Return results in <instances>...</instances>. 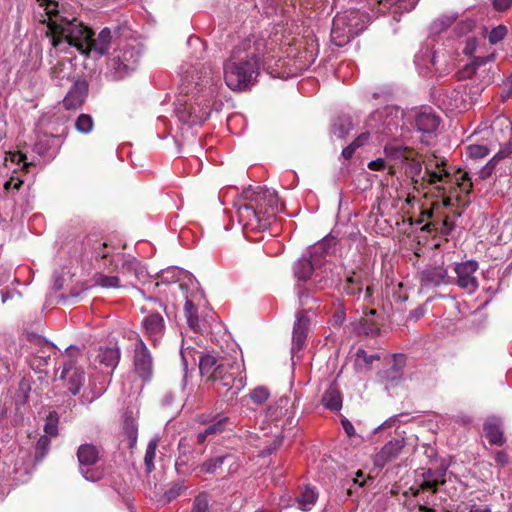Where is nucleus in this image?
Listing matches in <instances>:
<instances>
[{"instance_id":"nucleus-22","label":"nucleus","mask_w":512,"mask_h":512,"mask_svg":"<svg viewBox=\"0 0 512 512\" xmlns=\"http://www.w3.org/2000/svg\"><path fill=\"white\" fill-rule=\"evenodd\" d=\"M483 431L491 445L502 446L505 443L502 421L500 418L495 416L488 417L484 422Z\"/></svg>"},{"instance_id":"nucleus-7","label":"nucleus","mask_w":512,"mask_h":512,"mask_svg":"<svg viewBox=\"0 0 512 512\" xmlns=\"http://www.w3.org/2000/svg\"><path fill=\"white\" fill-rule=\"evenodd\" d=\"M472 181L469 174L458 170L453 176L452 182L435 185L442 197V205L446 208L453 205L454 200H459L460 194H469L472 191Z\"/></svg>"},{"instance_id":"nucleus-33","label":"nucleus","mask_w":512,"mask_h":512,"mask_svg":"<svg viewBox=\"0 0 512 512\" xmlns=\"http://www.w3.org/2000/svg\"><path fill=\"white\" fill-rule=\"evenodd\" d=\"M380 360V354H368L364 349L359 348L355 353L354 368L357 372H367L372 368L374 361Z\"/></svg>"},{"instance_id":"nucleus-31","label":"nucleus","mask_w":512,"mask_h":512,"mask_svg":"<svg viewBox=\"0 0 512 512\" xmlns=\"http://www.w3.org/2000/svg\"><path fill=\"white\" fill-rule=\"evenodd\" d=\"M446 474V469L441 468L437 470H427L425 471L423 476V482L421 484V488L431 490L433 493L437 491V488L440 484L444 483V477Z\"/></svg>"},{"instance_id":"nucleus-1","label":"nucleus","mask_w":512,"mask_h":512,"mask_svg":"<svg viewBox=\"0 0 512 512\" xmlns=\"http://www.w3.org/2000/svg\"><path fill=\"white\" fill-rule=\"evenodd\" d=\"M37 2L44 7L48 16V28L54 48H60L61 45L66 44L86 57H102L108 52L112 40L109 28H103L97 38H94L93 31L77 19L68 20L58 17V4L55 0H37Z\"/></svg>"},{"instance_id":"nucleus-43","label":"nucleus","mask_w":512,"mask_h":512,"mask_svg":"<svg viewBox=\"0 0 512 512\" xmlns=\"http://www.w3.org/2000/svg\"><path fill=\"white\" fill-rule=\"evenodd\" d=\"M94 127L93 119L88 114H81L75 121V128L78 132L88 134Z\"/></svg>"},{"instance_id":"nucleus-38","label":"nucleus","mask_w":512,"mask_h":512,"mask_svg":"<svg viewBox=\"0 0 512 512\" xmlns=\"http://www.w3.org/2000/svg\"><path fill=\"white\" fill-rule=\"evenodd\" d=\"M323 405L332 411H338L342 407V398L340 392L335 387H330L325 391L322 397Z\"/></svg>"},{"instance_id":"nucleus-9","label":"nucleus","mask_w":512,"mask_h":512,"mask_svg":"<svg viewBox=\"0 0 512 512\" xmlns=\"http://www.w3.org/2000/svg\"><path fill=\"white\" fill-rule=\"evenodd\" d=\"M324 253L321 246H314L302 255L293 264V273L298 282H306L311 278L313 273L318 276V270L323 264Z\"/></svg>"},{"instance_id":"nucleus-11","label":"nucleus","mask_w":512,"mask_h":512,"mask_svg":"<svg viewBox=\"0 0 512 512\" xmlns=\"http://www.w3.org/2000/svg\"><path fill=\"white\" fill-rule=\"evenodd\" d=\"M463 85L441 91L436 99L440 109L449 112H462L468 109L470 103L467 101Z\"/></svg>"},{"instance_id":"nucleus-54","label":"nucleus","mask_w":512,"mask_h":512,"mask_svg":"<svg viewBox=\"0 0 512 512\" xmlns=\"http://www.w3.org/2000/svg\"><path fill=\"white\" fill-rule=\"evenodd\" d=\"M117 259L122 261L121 269L123 271L124 270H126L127 272H132L133 271L134 274H135V277L136 278L139 277V272L137 270L138 262L136 261L135 258L125 259L124 256H117Z\"/></svg>"},{"instance_id":"nucleus-18","label":"nucleus","mask_w":512,"mask_h":512,"mask_svg":"<svg viewBox=\"0 0 512 512\" xmlns=\"http://www.w3.org/2000/svg\"><path fill=\"white\" fill-rule=\"evenodd\" d=\"M446 161L438 159L435 155L424 161V175L426 183L437 185L440 183L452 182L453 176L445 169Z\"/></svg>"},{"instance_id":"nucleus-47","label":"nucleus","mask_w":512,"mask_h":512,"mask_svg":"<svg viewBox=\"0 0 512 512\" xmlns=\"http://www.w3.org/2000/svg\"><path fill=\"white\" fill-rule=\"evenodd\" d=\"M489 149L485 145L470 144L466 147V155L470 158L478 159L487 156Z\"/></svg>"},{"instance_id":"nucleus-36","label":"nucleus","mask_w":512,"mask_h":512,"mask_svg":"<svg viewBox=\"0 0 512 512\" xmlns=\"http://www.w3.org/2000/svg\"><path fill=\"white\" fill-rule=\"evenodd\" d=\"M404 165L407 176L411 178L414 184L423 185L426 183L425 177H423L424 173H422V164L415 158L414 153L411 155L410 159L404 163Z\"/></svg>"},{"instance_id":"nucleus-51","label":"nucleus","mask_w":512,"mask_h":512,"mask_svg":"<svg viewBox=\"0 0 512 512\" xmlns=\"http://www.w3.org/2000/svg\"><path fill=\"white\" fill-rule=\"evenodd\" d=\"M506 34H507V28L504 25H499V26L493 28L491 30V32L489 33V36H488L489 42L492 44H496L499 41H501L502 39H504Z\"/></svg>"},{"instance_id":"nucleus-64","label":"nucleus","mask_w":512,"mask_h":512,"mask_svg":"<svg viewBox=\"0 0 512 512\" xmlns=\"http://www.w3.org/2000/svg\"><path fill=\"white\" fill-rule=\"evenodd\" d=\"M300 305H305L308 298V291L301 284H297L295 287Z\"/></svg>"},{"instance_id":"nucleus-13","label":"nucleus","mask_w":512,"mask_h":512,"mask_svg":"<svg viewBox=\"0 0 512 512\" xmlns=\"http://www.w3.org/2000/svg\"><path fill=\"white\" fill-rule=\"evenodd\" d=\"M135 374L144 382L150 381L153 374V358L144 341L137 337L133 356Z\"/></svg>"},{"instance_id":"nucleus-28","label":"nucleus","mask_w":512,"mask_h":512,"mask_svg":"<svg viewBox=\"0 0 512 512\" xmlns=\"http://www.w3.org/2000/svg\"><path fill=\"white\" fill-rule=\"evenodd\" d=\"M120 360V350L118 347H100L96 356V362L100 365L110 368L113 371Z\"/></svg>"},{"instance_id":"nucleus-55","label":"nucleus","mask_w":512,"mask_h":512,"mask_svg":"<svg viewBox=\"0 0 512 512\" xmlns=\"http://www.w3.org/2000/svg\"><path fill=\"white\" fill-rule=\"evenodd\" d=\"M208 509V498L205 494H199L196 496L193 502V508L191 512H207Z\"/></svg>"},{"instance_id":"nucleus-2","label":"nucleus","mask_w":512,"mask_h":512,"mask_svg":"<svg viewBox=\"0 0 512 512\" xmlns=\"http://www.w3.org/2000/svg\"><path fill=\"white\" fill-rule=\"evenodd\" d=\"M234 205L239 222L251 230L267 229L281 210L276 192L260 186L244 189L240 200Z\"/></svg>"},{"instance_id":"nucleus-61","label":"nucleus","mask_w":512,"mask_h":512,"mask_svg":"<svg viewBox=\"0 0 512 512\" xmlns=\"http://www.w3.org/2000/svg\"><path fill=\"white\" fill-rule=\"evenodd\" d=\"M49 445L50 440L47 436L44 435L38 439L36 449L41 453V456H44L49 449Z\"/></svg>"},{"instance_id":"nucleus-17","label":"nucleus","mask_w":512,"mask_h":512,"mask_svg":"<svg viewBox=\"0 0 512 512\" xmlns=\"http://www.w3.org/2000/svg\"><path fill=\"white\" fill-rule=\"evenodd\" d=\"M446 161L438 159L435 155L424 161V175L426 183L437 185L440 183L452 182L453 176L445 169Z\"/></svg>"},{"instance_id":"nucleus-45","label":"nucleus","mask_w":512,"mask_h":512,"mask_svg":"<svg viewBox=\"0 0 512 512\" xmlns=\"http://www.w3.org/2000/svg\"><path fill=\"white\" fill-rule=\"evenodd\" d=\"M120 280L117 276H110L105 274H97L95 276V284L103 288H117L119 287Z\"/></svg>"},{"instance_id":"nucleus-10","label":"nucleus","mask_w":512,"mask_h":512,"mask_svg":"<svg viewBox=\"0 0 512 512\" xmlns=\"http://www.w3.org/2000/svg\"><path fill=\"white\" fill-rule=\"evenodd\" d=\"M495 58L494 53L485 57H476L471 63L467 64L461 71L458 72L459 79L474 77L479 81L480 90L491 84L494 80V73L491 68L487 67L489 62Z\"/></svg>"},{"instance_id":"nucleus-48","label":"nucleus","mask_w":512,"mask_h":512,"mask_svg":"<svg viewBox=\"0 0 512 512\" xmlns=\"http://www.w3.org/2000/svg\"><path fill=\"white\" fill-rule=\"evenodd\" d=\"M418 0H379V5L383 7V9H388L393 5H399V8L403 9H411L415 6Z\"/></svg>"},{"instance_id":"nucleus-56","label":"nucleus","mask_w":512,"mask_h":512,"mask_svg":"<svg viewBox=\"0 0 512 512\" xmlns=\"http://www.w3.org/2000/svg\"><path fill=\"white\" fill-rule=\"evenodd\" d=\"M474 21L471 19H467L464 21H460L456 27L454 28L457 36H463L466 33L470 32L474 28Z\"/></svg>"},{"instance_id":"nucleus-27","label":"nucleus","mask_w":512,"mask_h":512,"mask_svg":"<svg viewBox=\"0 0 512 512\" xmlns=\"http://www.w3.org/2000/svg\"><path fill=\"white\" fill-rule=\"evenodd\" d=\"M340 16L345 18L346 24H350L352 32L355 36L360 34L367 26L369 16L367 13L360 10H348L339 13Z\"/></svg>"},{"instance_id":"nucleus-40","label":"nucleus","mask_w":512,"mask_h":512,"mask_svg":"<svg viewBox=\"0 0 512 512\" xmlns=\"http://www.w3.org/2000/svg\"><path fill=\"white\" fill-rule=\"evenodd\" d=\"M123 431L128 440V447L133 448L137 442L138 427L134 419H125Z\"/></svg>"},{"instance_id":"nucleus-24","label":"nucleus","mask_w":512,"mask_h":512,"mask_svg":"<svg viewBox=\"0 0 512 512\" xmlns=\"http://www.w3.org/2000/svg\"><path fill=\"white\" fill-rule=\"evenodd\" d=\"M438 126L439 118L431 108H424L417 113L415 127L419 132L430 134L436 131Z\"/></svg>"},{"instance_id":"nucleus-20","label":"nucleus","mask_w":512,"mask_h":512,"mask_svg":"<svg viewBox=\"0 0 512 512\" xmlns=\"http://www.w3.org/2000/svg\"><path fill=\"white\" fill-rule=\"evenodd\" d=\"M422 285L426 287H435L441 284L449 283L447 268L442 264L430 265L420 272Z\"/></svg>"},{"instance_id":"nucleus-23","label":"nucleus","mask_w":512,"mask_h":512,"mask_svg":"<svg viewBox=\"0 0 512 512\" xmlns=\"http://www.w3.org/2000/svg\"><path fill=\"white\" fill-rule=\"evenodd\" d=\"M88 92V86L85 81H77L70 88L65 98L63 105L66 109H76L82 105Z\"/></svg>"},{"instance_id":"nucleus-5","label":"nucleus","mask_w":512,"mask_h":512,"mask_svg":"<svg viewBox=\"0 0 512 512\" xmlns=\"http://www.w3.org/2000/svg\"><path fill=\"white\" fill-rule=\"evenodd\" d=\"M207 84V93L198 96L195 103L177 104L175 111L181 121L196 124L210 116V103L218 94V84L212 78H207Z\"/></svg>"},{"instance_id":"nucleus-32","label":"nucleus","mask_w":512,"mask_h":512,"mask_svg":"<svg viewBox=\"0 0 512 512\" xmlns=\"http://www.w3.org/2000/svg\"><path fill=\"white\" fill-rule=\"evenodd\" d=\"M353 128L352 119L349 115H339L331 123V134L337 139H344Z\"/></svg>"},{"instance_id":"nucleus-35","label":"nucleus","mask_w":512,"mask_h":512,"mask_svg":"<svg viewBox=\"0 0 512 512\" xmlns=\"http://www.w3.org/2000/svg\"><path fill=\"white\" fill-rule=\"evenodd\" d=\"M318 496L317 489L311 485H307L296 498V501L301 510L310 511L316 504Z\"/></svg>"},{"instance_id":"nucleus-46","label":"nucleus","mask_w":512,"mask_h":512,"mask_svg":"<svg viewBox=\"0 0 512 512\" xmlns=\"http://www.w3.org/2000/svg\"><path fill=\"white\" fill-rule=\"evenodd\" d=\"M375 314L376 310L371 309L368 313L365 312V318L361 321L362 331L367 335L375 336L379 333L378 326L368 318V316H374Z\"/></svg>"},{"instance_id":"nucleus-14","label":"nucleus","mask_w":512,"mask_h":512,"mask_svg":"<svg viewBox=\"0 0 512 512\" xmlns=\"http://www.w3.org/2000/svg\"><path fill=\"white\" fill-rule=\"evenodd\" d=\"M478 267V262L475 260H467L455 264V283L459 288L465 290L468 294L474 293L479 287L477 277L475 276Z\"/></svg>"},{"instance_id":"nucleus-37","label":"nucleus","mask_w":512,"mask_h":512,"mask_svg":"<svg viewBox=\"0 0 512 512\" xmlns=\"http://www.w3.org/2000/svg\"><path fill=\"white\" fill-rule=\"evenodd\" d=\"M414 63L420 69L430 70L436 64V55L429 46L422 47L415 55Z\"/></svg>"},{"instance_id":"nucleus-12","label":"nucleus","mask_w":512,"mask_h":512,"mask_svg":"<svg viewBox=\"0 0 512 512\" xmlns=\"http://www.w3.org/2000/svg\"><path fill=\"white\" fill-rule=\"evenodd\" d=\"M141 327L145 337L157 346L163 339L166 331L165 320L161 313L147 307V315L141 321Z\"/></svg>"},{"instance_id":"nucleus-57","label":"nucleus","mask_w":512,"mask_h":512,"mask_svg":"<svg viewBox=\"0 0 512 512\" xmlns=\"http://www.w3.org/2000/svg\"><path fill=\"white\" fill-rule=\"evenodd\" d=\"M188 45L192 48H194L198 53L199 55L196 57L197 60L198 59H202L203 58V54H204V44L203 42L200 40V38L196 37V36H192L188 39Z\"/></svg>"},{"instance_id":"nucleus-59","label":"nucleus","mask_w":512,"mask_h":512,"mask_svg":"<svg viewBox=\"0 0 512 512\" xmlns=\"http://www.w3.org/2000/svg\"><path fill=\"white\" fill-rule=\"evenodd\" d=\"M226 421H227V418H223V419H220L219 421H217L216 423L207 426L205 428L206 434H208V436H209V435L216 434L218 432L223 431V426Z\"/></svg>"},{"instance_id":"nucleus-21","label":"nucleus","mask_w":512,"mask_h":512,"mask_svg":"<svg viewBox=\"0 0 512 512\" xmlns=\"http://www.w3.org/2000/svg\"><path fill=\"white\" fill-rule=\"evenodd\" d=\"M405 446L403 439H394L389 441L383 446V448L375 455L374 464L375 466L382 468L388 462L396 459L401 453Z\"/></svg>"},{"instance_id":"nucleus-4","label":"nucleus","mask_w":512,"mask_h":512,"mask_svg":"<svg viewBox=\"0 0 512 512\" xmlns=\"http://www.w3.org/2000/svg\"><path fill=\"white\" fill-rule=\"evenodd\" d=\"M140 56L141 49L138 45H119L108 58L106 76L112 80H121L129 76L137 68Z\"/></svg>"},{"instance_id":"nucleus-29","label":"nucleus","mask_w":512,"mask_h":512,"mask_svg":"<svg viewBox=\"0 0 512 512\" xmlns=\"http://www.w3.org/2000/svg\"><path fill=\"white\" fill-rule=\"evenodd\" d=\"M386 158L394 161L395 163L403 164L410 159L413 151L402 144L391 143L387 144L384 148Z\"/></svg>"},{"instance_id":"nucleus-16","label":"nucleus","mask_w":512,"mask_h":512,"mask_svg":"<svg viewBox=\"0 0 512 512\" xmlns=\"http://www.w3.org/2000/svg\"><path fill=\"white\" fill-rule=\"evenodd\" d=\"M230 365V360L227 358L213 353L206 352L199 357V370L203 377L207 380L214 381V379L221 374Z\"/></svg>"},{"instance_id":"nucleus-3","label":"nucleus","mask_w":512,"mask_h":512,"mask_svg":"<svg viewBox=\"0 0 512 512\" xmlns=\"http://www.w3.org/2000/svg\"><path fill=\"white\" fill-rule=\"evenodd\" d=\"M264 43L245 40L241 47L233 51L232 58L225 62L224 80L231 90H245L254 84L260 68V55Z\"/></svg>"},{"instance_id":"nucleus-8","label":"nucleus","mask_w":512,"mask_h":512,"mask_svg":"<svg viewBox=\"0 0 512 512\" xmlns=\"http://www.w3.org/2000/svg\"><path fill=\"white\" fill-rule=\"evenodd\" d=\"M79 470L85 480L96 482L103 478V470L95 467L99 460V449L93 444H82L77 451Z\"/></svg>"},{"instance_id":"nucleus-42","label":"nucleus","mask_w":512,"mask_h":512,"mask_svg":"<svg viewBox=\"0 0 512 512\" xmlns=\"http://www.w3.org/2000/svg\"><path fill=\"white\" fill-rule=\"evenodd\" d=\"M457 18L456 14L444 15L436 19L431 25V31L433 33H441L448 28Z\"/></svg>"},{"instance_id":"nucleus-50","label":"nucleus","mask_w":512,"mask_h":512,"mask_svg":"<svg viewBox=\"0 0 512 512\" xmlns=\"http://www.w3.org/2000/svg\"><path fill=\"white\" fill-rule=\"evenodd\" d=\"M183 273H184V271L179 268H176V267L169 268L162 272L161 279L163 281H168V282H177Z\"/></svg>"},{"instance_id":"nucleus-44","label":"nucleus","mask_w":512,"mask_h":512,"mask_svg":"<svg viewBox=\"0 0 512 512\" xmlns=\"http://www.w3.org/2000/svg\"><path fill=\"white\" fill-rule=\"evenodd\" d=\"M453 228H454L453 222H451L449 220V218L446 217L445 219L442 220L441 225H440L439 228H436V224L431 222V223L426 224L422 228V230H425V231H428V232L437 230V231H439V233L442 236H447V235L450 234V232L453 230Z\"/></svg>"},{"instance_id":"nucleus-62","label":"nucleus","mask_w":512,"mask_h":512,"mask_svg":"<svg viewBox=\"0 0 512 512\" xmlns=\"http://www.w3.org/2000/svg\"><path fill=\"white\" fill-rule=\"evenodd\" d=\"M196 63H190L189 65L188 64H183L180 68L181 70V73L185 75V78L188 79V78H191L193 79L194 78V73L197 72V68H196Z\"/></svg>"},{"instance_id":"nucleus-52","label":"nucleus","mask_w":512,"mask_h":512,"mask_svg":"<svg viewBox=\"0 0 512 512\" xmlns=\"http://www.w3.org/2000/svg\"><path fill=\"white\" fill-rule=\"evenodd\" d=\"M44 431L49 436H56L58 434V419L52 413L47 417Z\"/></svg>"},{"instance_id":"nucleus-60","label":"nucleus","mask_w":512,"mask_h":512,"mask_svg":"<svg viewBox=\"0 0 512 512\" xmlns=\"http://www.w3.org/2000/svg\"><path fill=\"white\" fill-rule=\"evenodd\" d=\"M477 39L475 37H468L465 40V46L463 48V53L466 55H472L477 48Z\"/></svg>"},{"instance_id":"nucleus-39","label":"nucleus","mask_w":512,"mask_h":512,"mask_svg":"<svg viewBox=\"0 0 512 512\" xmlns=\"http://www.w3.org/2000/svg\"><path fill=\"white\" fill-rule=\"evenodd\" d=\"M184 312L189 327L192 328L194 331H197L199 329V320L197 307L194 303L193 298L186 297Z\"/></svg>"},{"instance_id":"nucleus-26","label":"nucleus","mask_w":512,"mask_h":512,"mask_svg":"<svg viewBox=\"0 0 512 512\" xmlns=\"http://www.w3.org/2000/svg\"><path fill=\"white\" fill-rule=\"evenodd\" d=\"M341 25H346L345 18L339 15V13L333 18L332 29H331V40L338 46L343 47L348 44L355 35L351 30H343L339 28Z\"/></svg>"},{"instance_id":"nucleus-19","label":"nucleus","mask_w":512,"mask_h":512,"mask_svg":"<svg viewBox=\"0 0 512 512\" xmlns=\"http://www.w3.org/2000/svg\"><path fill=\"white\" fill-rule=\"evenodd\" d=\"M309 323L310 320L305 310H301L296 314L292 334V353L298 352L302 349L307 338Z\"/></svg>"},{"instance_id":"nucleus-15","label":"nucleus","mask_w":512,"mask_h":512,"mask_svg":"<svg viewBox=\"0 0 512 512\" xmlns=\"http://www.w3.org/2000/svg\"><path fill=\"white\" fill-rule=\"evenodd\" d=\"M60 379L65 382L71 395H77L85 383V371L73 358L69 357L63 363Z\"/></svg>"},{"instance_id":"nucleus-49","label":"nucleus","mask_w":512,"mask_h":512,"mask_svg":"<svg viewBox=\"0 0 512 512\" xmlns=\"http://www.w3.org/2000/svg\"><path fill=\"white\" fill-rule=\"evenodd\" d=\"M269 395L268 389L264 386L254 388L249 394L251 400L258 405L263 404L269 398Z\"/></svg>"},{"instance_id":"nucleus-6","label":"nucleus","mask_w":512,"mask_h":512,"mask_svg":"<svg viewBox=\"0 0 512 512\" xmlns=\"http://www.w3.org/2000/svg\"><path fill=\"white\" fill-rule=\"evenodd\" d=\"M213 384L217 394L225 402L232 403L246 386V376L239 364L230 362L228 368L214 379Z\"/></svg>"},{"instance_id":"nucleus-53","label":"nucleus","mask_w":512,"mask_h":512,"mask_svg":"<svg viewBox=\"0 0 512 512\" xmlns=\"http://www.w3.org/2000/svg\"><path fill=\"white\" fill-rule=\"evenodd\" d=\"M5 161H10L17 165H22L23 168L27 167L28 163L26 161V155L20 151L8 152L6 153Z\"/></svg>"},{"instance_id":"nucleus-30","label":"nucleus","mask_w":512,"mask_h":512,"mask_svg":"<svg viewBox=\"0 0 512 512\" xmlns=\"http://www.w3.org/2000/svg\"><path fill=\"white\" fill-rule=\"evenodd\" d=\"M363 286L362 273L352 272L347 276L346 280L342 284V289L346 295L359 298L362 293Z\"/></svg>"},{"instance_id":"nucleus-63","label":"nucleus","mask_w":512,"mask_h":512,"mask_svg":"<svg viewBox=\"0 0 512 512\" xmlns=\"http://www.w3.org/2000/svg\"><path fill=\"white\" fill-rule=\"evenodd\" d=\"M512 153V143L507 142L493 157L495 160H500L508 157Z\"/></svg>"},{"instance_id":"nucleus-41","label":"nucleus","mask_w":512,"mask_h":512,"mask_svg":"<svg viewBox=\"0 0 512 512\" xmlns=\"http://www.w3.org/2000/svg\"><path fill=\"white\" fill-rule=\"evenodd\" d=\"M158 445L157 439H151L146 447L144 463L147 473H150L154 469V459L156 456V449Z\"/></svg>"},{"instance_id":"nucleus-58","label":"nucleus","mask_w":512,"mask_h":512,"mask_svg":"<svg viewBox=\"0 0 512 512\" xmlns=\"http://www.w3.org/2000/svg\"><path fill=\"white\" fill-rule=\"evenodd\" d=\"M194 353H195V350L191 347H186V348L184 346L181 347L180 355H181V360L183 363V368H184L185 374L187 373V368H188V358L193 357Z\"/></svg>"},{"instance_id":"nucleus-25","label":"nucleus","mask_w":512,"mask_h":512,"mask_svg":"<svg viewBox=\"0 0 512 512\" xmlns=\"http://www.w3.org/2000/svg\"><path fill=\"white\" fill-rule=\"evenodd\" d=\"M390 367L381 371L379 377L386 382L398 381L402 377L403 368L406 364V358L403 354H394L389 358Z\"/></svg>"},{"instance_id":"nucleus-34","label":"nucleus","mask_w":512,"mask_h":512,"mask_svg":"<svg viewBox=\"0 0 512 512\" xmlns=\"http://www.w3.org/2000/svg\"><path fill=\"white\" fill-rule=\"evenodd\" d=\"M231 460L233 462L235 460V457L231 454L216 455L204 461L197 469L200 473L214 474L222 467L224 462Z\"/></svg>"}]
</instances>
